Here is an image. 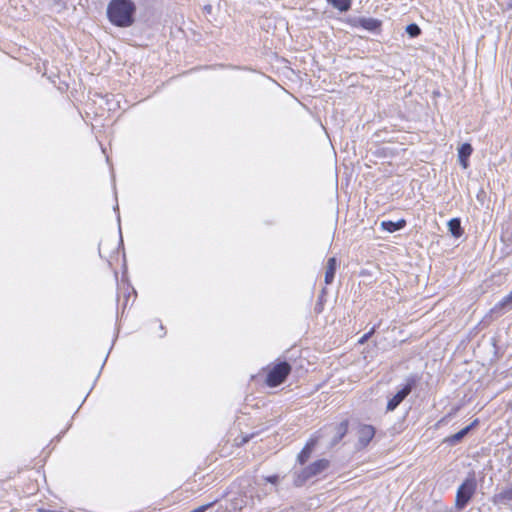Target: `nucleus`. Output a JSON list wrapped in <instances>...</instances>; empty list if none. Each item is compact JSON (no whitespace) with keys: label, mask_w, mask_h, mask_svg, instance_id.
I'll return each instance as SVG.
<instances>
[{"label":"nucleus","mask_w":512,"mask_h":512,"mask_svg":"<svg viewBox=\"0 0 512 512\" xmlns=\"http://www.w3.org/2000/svg\"><path fill=\"white\" fill-rule=\"evenodd\" d=\"M348 425V420H343L333 427V437L331 441V446H335L343 439V437L347 434Z\"/></svg>","instance_id":"nucleus-7"},{"label":"nucleus","mask_w":512,"mask_h":512,"mask_svg":"<svg viewBox=\"0 0 512 512\" xmlns=\"http://www.w3.org/2000/svg\"><path fill=\"white\" fill-rule=\"evenodd\" d=\"M358 442L359 448L366 447L375 435V428L372 425L363 424L358 428Z\"/></svg>","instance_id":"nucleus-6"},{"label":"nucleus","mask_w":512,"mask_h":512,"mask_svg":"<svg viewBox=\"0 0 512 512\" xmlns=\"http://www.w3.org/2000/svg\"><path fill=\"white\" fill-rule=\"evenodd\" d=\"M448 230L455 238H460L464 233L459 218H452L448 222Z\"/></svg>","instance_id":"nucleus-13"},{"label":"nucleus","mask_w":512,"mask_h":512,"mask_svg":"<svg viewBox=\"0 0 512 512\" xmlns=\"http://www.w3.org/2000/svg\"><path fill=\"white\" fill-rule=\"evenodd\" d=\"M495 502L512 507V489H507L495 496Z\"/></svg>","instance_id":"nucleus-14"},{"label":"nucleus","mask_w":512,"mask_h":512,"mask_svg":"<svg viewBox=\"0 0 512 512\" xmlns=\"http://www.w3.org/2000/svg\"><path fill=\"white\" fill-rule=\"evenodd\" d=\"M375 332V327H372L371 330L367 333H365L360 339H359V343L360 344H363L365 343L371 336L372 334Z\"/></svg>","instance_id":"nucleus-19"},{"label":"nucleus","mask_w":512,"mask_h":512,"mask_svg":"<svg viewBox=\"0 0 512 512\" xmlns=\"http://www.w3.org/2000/svg\"><path fill=\"white\" fill-rule=\"evenodd\" d=\"M135 11L136 6L131 0H111L107 6L109 21L118 27H130Z\"/></svg>","instance_id":"nucleus-1"},{"label":"nucleus","mask_w":512,"mask_h":512,"mask_svg":"<svg viewBox=\"0 0 512 512\" xmlns=\"http://www.w3.org/2000/svg\"><path fill=\"white\" fill-rule=\"evenodd\" d=\"M359 24L362 28L371 32H375L380 28L381 21L375 18H361L359 20Z\"/></svg>","instance_id":"nucleus-12"},{"label":"nucleus","mask_w":512,"mask_h":512,"mask_svg":"<svg viewBox=\"0 0 512 512\" xmlns=\"http://www.w3.org/2000/svg\"><path fill=\"white\" fill-rule=\"evenodd\" d=\"M406 225V221L404 219H400L396 222L393 221H382L381 228L387 232L393 233L395 231L401 230Z\"/></svg>","instance_id":"nucleus-11"},{"label":"nucleus","mask_w":512,"mask_h":512,"mask_svg":"<svg viewBox=\"0 0 512 512\" xmlns=\"http://www.w3.org/2000/svg\"><path fill=\"white\" fill-rule=\"evenodd\" d=\"M472 151H473V148H472L471 144H469V143H463L458 148V160H459L460 165L464 169H466L469 166L468 159H469L470 155L472 154Z\"/></svg>","instance_id":"nucleus-8"},{"label":"nucleus","mask_w":512,"mask_h":512,"mask_svg":"<svg viewBox=\"0 0 512 512\" xmlns=\"http://www.w3.org/2000/svg\"><path fill=\"white\" fill-rule=\"evenodd\" d=\"M328 466H329V462L326 459H321V460L315 461L314 463H312L311 465H309L302 471L301 475H299L298 479L295 481V484L297 486L302 485L307 479L321 473Z\"/></svg>","instance_id":"nucleus-5"},{"label":"nucleus","mask_w":512,"mask_h":512,"mask_svg":"<svg viewBox=\"0 0 512 512\" xmlns=\"http://www.w3.org/2000/svg\"><path fill=\"white\" fill-rule=\"evenodd\" d=\"M265 480L271 484H276L278 481V476L277 475L268 476L265 478Z\"/></svg>","instance_id":"nucleus-21"},{"label":"nucleus","mask_w":512,"mask_h":512,"mask_svg":"<svg viewBox=\"0 0 512 512\" xmlns=\"http://www.w3.org/2000/svg\"><path fill=\"white\" fill-rule=\"evenodd\" d=\"M312 444H307L298 455V460L301 464L305 463L310 456Z\"/></svg>","instance_id":"nucleus-17"},{"label":"nucleus","mask_w":512,"mask_h":512,"mask_svg":"<svg viewBox=\"0 0 512 512\" xmlns=\"http://www.w3.org/2000/svg\"><path fill=\"white\" fill-rule=\"evenodd\" d=\"M291 371V366L287 362L276 364L268 373L266 383L270 387H276L283 383Z\"/></svg>","instance_id":"nucleus-3"},{"label":"nucleus","mask_w":512,"mask_h":512,"mask_svg":"<svg viewBox=\"0 0 512 512\" xmlns=\"http://www.w3.org/2000/svg\"><path fill=\"white\" fill-rule=\"evenodd\" d=\"M213 503H208V504H205V505H201L195 509H193L192 511L190 512H204L206 511Z\"/></svg>","instance_id":"nucleus-20"},{"label":"nucleus","mask_w":512,"mask_h":512,"mask_svg":"<svg viewBox=\"0 0 512 512\" xmlns=\"http://www.w3.org/2000/svg\"><path fill=\"white\" fill-rule=\"evenodd\" d=\"M337 261L335 257H331L327 261L326 270H325V283L327 285L331 284L334 280L335 272H336Z\"/></svg>","instance_id":"nucleus-10"},{"label":"nucleus","mask_w":512,"mask_h":512,"mask_svg":"<svg viewBox=\"0 0 512 512\" xmlns=\"http://www.w3.org/2000/svg\"><path fill=\"white\" fill-rule=\"evenodd\" d=\"M512 309V291L499 301L492 309V313H501Z\"/></svg>","instance_id":"nucleus-9"},{"label":"nucleus","mask_w":512,"mask_h":512,"mask_svg":"<svg viewBox=\"0 0 512 512\" xmlns=\"http://www.w3.org/2000/svg\"><path fill=\"white\" fill-rule=\"evenodd\" d=\"M414 385L415 380L413 378L407 379L406 384L392 398L388 400L386 410L388 412L394 411L402 403V401L411 393Z\"/></svg>","instance_id":"nucleus-4"},{"label":"nucleus","mask_w":512,"mask_h":512,"mask_svg":"<svg viewBox=\"0 0 512 512\" xmlns=\"http://www.w3.org/2000/svg\"><path fill=\"white\" fill-rule=\"evenodd\" d=\"M471 430V426H466L463 429H461L459 432L447 437L445 439V442L455 445L459 443Z\"/></svg>","instance_id":"nucleus-15"},{"label":"nucleus","mask_w":512,"mask_h":512,"mask_svg":"<svg viewBox=\"0 0 512 512\" xmlns=\"http://www.w3.org/2000/svg\"><path fill=\"white\" fill-rule=\"evenodd\" d=\"M329 2L341 12H346L351 7V0H329Z\"/></svg>","instance_id":"nucleus-16"},{"label":"nucleus","mask_w":512,"mask_h":512,"mask_svg":"<svg viewBox=\"0 0 512 512\" xmlns=\"http://www.w3.org/2000/svg\"><path fill=\"white\" fill-rule=\"evenodd\" d=\"M478 424V420L475 419L469 426H471V429Z\"/></svg>","instance_id":"nucleus-23"},{"label":"nucleus","mask_w":512,"mask_h":512,"mask_svg":"<svg viewBox=\"0 0 512 512\" xmlns=\"http://www.w3.org/2000/svg\"><path fill=\"white\" fill-rule=\"evenodd\" d=\"M406 32L410 37L414 38L421 34V29L417 24L411 23L406 26Z\"/></svg>","instance_id":"nucleus-18"},{"label":"nucleus","mask_w":512,"mask_h":512,"mask_svg":"<svg viewBox=\"0 0 512 512\" xmlns=\"http://www.w3.org/2000/svg\"><path fill=\"white\" fill-rule=\"evenodd\" d=\"M242 503H243V500H241L240 504L236 502L235 505H234V508L242 509Z\"/></svg>","instance_id":"nucleus-22"},{"label":"nucleus","mask_w":512,"mask_h":512,"mask_svg":"<svg viewBox=\"0 0 512 512\" xmlns=\"http://www.w3.org/2000/svg\"><path fill=\"white\" fill-rule=\"evenodd\" d=\"M477 483L473 475L467 477L458 487L455 497V507L457 510L464 509L476 492Z\"/></svg>","instance_id":"nucleus-2"}]
</instances>
